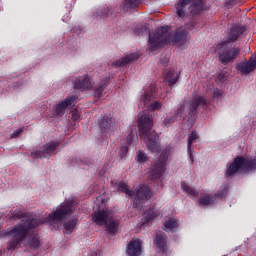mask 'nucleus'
Returning <instances> with one entry per match:
<instances>
[{
	"instance_id": "72a5a7b5",
	"label": "nucleus",
	"mask_w": 256,
	"mask_h": 256,
	"mask_svg": "<svg viewBox=\"0 0 256 256\" xmlns=\"http://www.w3.org/2000/svg\"><path fill=\"white\" fill-rule=\"evenodd\" d=\"M103 95V86L99 87L98 89L95 90V96L96 97H101Z\"/></svg>"
},
{
	"instance_id": "aec40b11",
	"label": "nucleus",
	"mask_w": 256,
	"mask_h": 256,
	"mask_svg": "<svg viewBox=\"0 0 256 256\" xmlns=\"http://www.w3.org/2000/svg\"><path fill=\"white\" fill-rule=\"evenodd\" d=\"M157 217H159V210L155 208H150L143 213L142 222L144 224L151 223V221L157 219Z\"/></svg>"
},
{
	"instance_id": "dca6fc26",
	"label": "nucleus",
	"mask_w": 256,
	"mask_h": 256,
	"mask_svg": "<svg viewBox=\"0 0 256 256\" xmlns=\"http://www.w3.org/2000/svg\"><path fill=\"white\" fill-rule=\"evenodd\" d=\"M59 147V143L57 142H50L48 143L42 151L33 152L32 157H47L48 155H51V153H55V149Z\"/></svg>"
},
{
	"instance_id": "f257e3e1",
	"label": "nucleus",
	"mask_w": 256,
	"mask_h": 256,
	"mask_svg": "<svg viewBox=\"0 0 256 256\" xmlns=\"http://www.w3.org/2000/svg\"><path fill=\"white\" fill-rule=\"evenodd\" d=\"M73 207H75V202L73 199H71L62 203L56 209V211L49 214L44 220H29V218L25 216V219L22 220L23 225H18L10 232L5 233V235H9V237L14 239L8 244V251H13V249H15L19 243H25V241H28L29 245L34 248L39 247V236L33 235V229H35V227H39V225L43 223H48V225H56V223H59V221L65 219L67 215H71V213H73Z\"/></svg>"
},
{
	"instance_id": "6e6552de",
	"label": "nucleus",
	"mask_w": 256,
	"mask_h": 256,
	"mask_svg": "<svg viewBox=\"0 0 256 256\" xmlns=\"http://www.w3.org/2000/svg\"><path fill=\"white\" fill-rule=\"evenodd\" d=\"M256 170V156L254 157H239L234 160V162L228 167L226 175L231 176L237 171L240 173H245L247 171Z\"/></svg>"
},
{
	"instance_id": "9b49d317",
	"label": "nucleus",
	"mask_w": 256,
	"mask_h": 256,
	"mask_svg": "<svg viewBox=\"0 0 256 256\" xmlns=\"http://www.w3.org/2000/svg\"><path fill=\"white\" fill-rule=\"evenodd\" d=\"M181 187L184 193H187L189 197H192V199H197V197H199V205H213L215 202V200H213V198L208 194L195 191V189L186 182H182Z\"/></svg>"
},
{
	"instance_id": "6ab92c4d",
	"label": "nucleus",
	"mask_w": 256,
	"mask_h": 256,
	"mask_svg": "<svg viewBox=\"0 0 256 256\" xmlns=\"http://www.w3.org/2000/svg\"><path fill=\"white\" fill-rule=\"evenodd\" d=\"M154 245L160 251H165V249L167 247V236L165 235L164 232L156 233V236L154 238Z\"/></svg>"
},
{
	"instance_id": "2eb2a0df",
	"label": "nucleus",
	"mask_w": 256,
	"mask_h": 256,
	"mask_svg": "<svg viewBox=\"0 0 256 256\" xmlns=\"http://www.w3.org/2000/svg\"><path fill=\"white\" fill-rule=\"evenodd\" d=\"M207 105V100L203 96L196 95L192 97L189 104L185 106L186 109H190V111L193 113V111H197L199 107H205Z\"/></svg>"
},
{
	"instance_id": "20e7f679",
	"label": "nucleus",
	"mask_w": 256,
	"mask_h": 256,
	"mask_svg": "<svg viewBox=\"0 0 256 256\" xmlns=\"http://www.w3.org/2000/svg\"><path fill=\"white\" fill-rule=\"evenodd\" d=\"M96 205H98L99 211H95L92 214V221L100 227L106 226L109 233H115L119 227V221L113 218L111 210L107 208V200L105 196H99L96 199Z\"/></svg>"
},
{
	"instance_id": "7ed1b4c3",
	"label": "nucleus",
	"mask_w": 256,
	"mask_h": 256,
	"mask_svg": "<svg viewBox=\"0 0 256 256\" xmlns=\"http://www.w3.org/2000/svg\"><path fill=\"white\" fill-rule=\"evenodd\" d=\"M138 129L140 131V137L146 143L149 151L152 153H159L161 148L159 146V135L155 131H151L153 127V116L147 111H143L138 115Z\"/></svg>"
},
{
	"instance_id": "4be33fe9",
	"label": "nucleus",
	"mask_w": 256,
	"mask_h": 256,
	"mask_svg": "<svg viewBox=\"0 0 256 256\" xmlns=\"http://www.w3.org/2000/svg\"><path fill=\"white\" fill-rule=\"evenodd\" d=\"M135 59H139V53H133L127 55L124 58H121L116 63H114L115 67H123V65H127V63H131V61H135Z\"/></svg>"
},
{
	"instance_id": "a878e982",
	"label": "nucleus",
	"mask_w": 256,
	"mask_h": 256,
	"mask_svg": "<svg viewBox=\"0 0 256 256\" xmlns=\"http://www.w3.org/2000/svg\"><path fill=\"white\" fill-rule=\"evenodd\" d=\"M77 225V219H73L64 224V232L65 233H73L75 231V226Z\"/></svg>"
},
{
	"instance_id": "39448f33",
	"label": "nucleus",
	"mask_w": 256,
	"mask_h": 256,
	"mask_svg": "<svg viewBox=\"0 0 256 256\" xmlns=\"http://www.w3.org/2000/svg\"><path fill=\"white\" fill-rule=\"evenodd\" d=\"M118 189L128 197H133L135 195V201L133 203L135 211H141L143 203H145L147 199H151V188L148 186L140 187L135 193L134 191L129 190V187H127L125 182H119Z\"/></svg>"
},
{
	"instance_id": "0eeeda50",
	"label": "nucleus",
	"mask_w": 256,
	"mask_h": 256,
	"mask_svg": "<svg viewBox=\"0 0 256 256\" xmlns=\"http://www.w3.org/2000/svg\"><path fill=\"white\" fill-rule=\"evenodd\" d=\"M203 8V0H179L176 4V13L178 17L184 19V17L189 15L188 11H190V15H199L203 11Z\"/></svg>"
},
{
	"instance_id": "ddd939ff",
	"label": "nucleus",
	"mask_w": 256,
	"mask_h": 256,
	"mask_svg": "<svg viewBox=\"0 0 256 256\" xmlns=\"http://www.w3.org/2000/svg\"><path fill=\"white\" fill-rule=\"evenodd\" d=\"M256 67V54L250 58L247 62H241L237 65V70L240 71L241 75H247L251 73V71H255Z\"/></svg>"
},
{
	"instance_id": "a211bd4d",
	"label": "nucleus",
	"mask_w": 256,
	"mask_h": 256,
	"mask_svg": "<svg viewBox=\"0 0 256 256\" xmlns=\"http://www.w3.org/2000/svg\"><path fill=\"white\" fill-rule=\"evenodd\" d=\"M243 33H245V27L233 26L228 34L227 39L223 41H230V43H233V41H236V39H238L240 35H243Z\"/></svg>"
},
{
	"instance_id": "2f4dec72",
	"label": "nucleus",
	"mask_w": 256,
	"mask_h": 256,
	"mask_svg": "<svg viewBox=\"0 0 256 256\" xmlns=\"http://www.w3.org/2000/svg\"><path fill=\"white\" fill-rule=\"evenodd\" d=\"M175 117H166L165 119H164V125L166 126V127H169V125H172V123H175Z\"/></svg>"
},
{
	"instance_id": "bb28decb",
	"label": "nucleus",
	"mask_w": 256,
	"mask_h": 256,
	"mask_svg": "<svg viewBox=\"0 0 256 256\" xmlns=\"http://www.w3.org/2000/svg\"><path fill=\"white\" fill-rule=\"evenodd\" d=\"M137 141V129L135 127L131 129L130 134L126 138L127 145H133Z\"/></svg>"
},
{
	"instance_id": "e433bc0d",
	"label": "nucleus",
	"mask_w": 256,
	"mask_h": 256,
	"mask_svg": "<svg viewBox=\"0 0 256 256\" xmlns=\"http://www.w3.org/2000/svg\"><path fill=\"white\" fill-rule=\"evenodd\" d=\"M13 217H23V212H14Z\"/></svg>"
},
{
	"instance_id": "cd10ccee",
	"label": "nucleus",
	"mask_w": 256,
	"mask_h": 256,
	"mask_svg": "<svg viewBox=\"0 0 256 256\" xmlns=\"http://www.w3.org/2000/svg\"><path fill=\"white\" fill-rule=\"evenodd\" d=\"M138 3H141V0H125L123 9H125V11H127V10L133 8L135 5H138Z\"/></svg>"
},
{
	"instance_id": "c9c22d12",
	"label": "nucleus",
	"mask_w": 256,
	"mask_h": 256,
	"mask_svg": "<svg viewBox=\"0 0 256 256\" xmlns=\"http://www.w3.org/2000/svg\"><path fill=\"white\" fill-rule=\"evenodd\" d=\"M21 133H23L22 128L18 129L16 132H14L11 137L12 138L19 137V134H21Z\"/></svg>"
},
{
	"instance_id": "7c9ffc66",
	"label": "nucleus",
	"mask_w": 256,
	"mask_h": 256,
	"mask_svg": "<svg viewBox=\"0 0 256 256\" xmlns=\"http://www.w3.org/2000/svg\"><path fill=\"white\" fill-rule=\"evenodd\" d=\"M127 153H129V147L127 146H122L120 148V151H119V155L121 157V159H123V157H126L127 156Z\"/></svg>"
},
{
	"instance_id": "4c0bfd02",
	"label": "nucleus",
	"mask_w": 256,
	"mask_h": 256,
	"mask_svg": "<svg viewBox=\"0 0 256 256\" xmlns=\"http://www.w3.org/2000/svg\"><path fill=\"white\" fill-rule=\"evenodd\" d=\"M237 3H241V0H230V5H237Z\"/></svg>"
},
{
	"instance_id": "f704fd0d",
	"label": "nucleus",
	"mask_w": 256,
	"mask_h": 256,
	"mask_svg": "<svg viewBox=\"0 0 256 256\" xmlns=\"http://www.w3.org/2000/svg\"><path fill=\"white\" fill-rule=\"evenodd\" d=\"M213 97H214L215 99L221 97V91H220L219 89H215V90L213 91Z\"/></svg>"
},
{
	"instance_id": "f8f14e48",
	"label": "nucleus",
	"mask_w": 256,
	"mask_h": 256,
	"mask_svg": "<svg viewBox=\"0 0 256 256\" xmlns=\"http://www.w3.org/2000/svg\"><path fill=\"white\" fill-rule=\"evenodd\" d=\"M143 251L142 242L140 239L133 238L127 245V256H139Z\"/></svg>"
},
{
	"instance_id": "ea45409f",
	"label": "nucleus",
	"mask_w": 256,
	"mask_h": 256,
	"mask_svg": "<svg viewBox=\"0 0 256 256\" xmlns=\"http://www.w3.org/2000/svg\"><path fill=\"white\" fill-rule=\"evenodd\" d=\"M224 77H225L224 74H219V78H220V79H223Z\"/></svg>"
},
{
	"instance_id": "473e14b6",
	"label": "nucleus",
	"mask_w": 256,
	"mask_h": 256,
	"mask_svg": "<svg viewBox=\"0 0 256 256\" xmlns=\"http://www.w3.org/2000/svg\"><path fill=\"white\" fill-rule=\"evenodd\" d=\"M79 117H81V112L78 109H74L72 111V119L74 121H77V119H79Z\"/></svg>"
},
{
	"instance_id": "9d476101",
	"label": "nucleus",
	"mask_w": 256,
	"mask_h": 256,
	"mask_svg": "<svg viewBox=\"0 0 256 256\" xmlns=\"http://www.w3.org/2000/svg\"><path fill=\"white\" fill-rule=\"evenodd\" d=\"M166 157L165 154H161L159 160L152 166L148 172V177L151 181L157 183H163V175L165 173Z\"/></svg>"
},
{
	"instance_id": "412c9836",
	"label": "nucleus",
	"mask_w": 256,
	"mask_h": 256,
	"mask_svg": "<svg viewBox=\"0 0 256 256\" xmlns=\"http://www.w3.org/2000/svg\"><path fill=\"white\" fill-rule=\"evenodd\" d=\"M164 80L170 87L171 85H175V82L179 80V72L174 69H169L164 76Z\"/></svg>"
},
{
	"instance_id": "4468645a",
	"label": "nucleus",
	"mask_w": 256,
	"mask_h": 256,
	"mask_svg": "<svg viewBox=\"0 0 256 256\" xmlns=\"http://www.w3.org/2000/svg\"><path fill=\"white\" fill-rule=\"evenodd\" d=\"M76 99L77 98L75 96H71V97L66 98L61 103L57 104L54 108L55 114L63 115V113H65L66 109H69L70 107H73V105H75Z\"/></svg>"
},
{
	"instance_id": "393cba45",
	"label": "nucleus",
	"mask_w": 256,
	"mask_h": 256,
	"mask_svg": "<svg viewBox=\"0 0 256 256\" xmlns=\"http://www.w3.org/2000/svg\"><path fill=\"white\" fill-rule=\"evenodd\" d=\"M197 139H199L197 132H192L188 137V153L192 160H193V153L191 152V144L197 142Z\"/></svg>"
},
{
	"instance_id": "5701e85b",
	"label": "nucleus",
	"mask_w": 256,
	"mask_h": 256,
	"mask_svg": "<svg viewBox=\"0 0 256 256\" xmlns=\"http://www.w3.org/2000/svg\"><path fill=\"white\" fill-rule=\"evenodd\" d=\"M100 127L102 131H113L115 129V121L112 118L107 117L100 122Z\"/></svg>"
},
{
	"instance_id": "f3484780",
	"label": "nucleus",
	"mask_w": 256,
	"mask_h": 256,
	"mask_svg": "<svg viewBox=\"0 0 256 256\" xmlns=\"http://www.w3.org/2000/svg\"><path fill=\"white\" fill-rule=\"evenodd\" d=\"M74 87L75 89L85 91V89H91V87H93V83L91 82V79H89V76H81L75 81Z\"/></svg>"
},
{
	"instance_id": "c756f323",
	"label": "nucleus",
	"mask_w": 256,
	"mask_h": 256,
	"mask_svg": "<svg viewBox=\"0 0 256 256\" xmlns=\"http://www.w3.org/2000/svg\"><path fill=\"white\" fill-rule=\"evenodd\" d=\"M229 191V186H222L220 192L215 196L217 199H223V197H227V193Z\"/></svg>"
},
{
	"instance_id": "b1692460",
	"label": "nucleus",
	"mask_w": 256,
	"mask_h": 256,
	"mask_svg": "<svg viewBox=\"0 0 256 256\" xmlns=\"http://www.w3.org/2000/svg\"><path fill=\"white\" fill-rule=\"evenodd\" d=\"M179 227V222L174 218H168L164 222V231H176Z\"/></svg>"
},
{
	"instance_id": "423d86ee",
	"label": "nucleus",
	"mask_w": 256,
	"mask_h": 256,
	"mask_svg": "<svg viewBox=\"0 0 256 256\" xmlns=\"http://www.w3.org/2000/svg\"><path fill=\"white\" fill-rule=\"evenodd\" d=\"M214 51L217 53L221 63H231V61H235L239 53H241V49L229 40L218 43Z\"/></svg>"
},
{
	"instance_id": "c85d7f7f",
	"label": "nucleus",
	"mask_w": 256,
	"mask_h": 256,
	"mask_svg": "<svg viewBox=\"0 0 256 256\" xmlns=\"http://www.w3.org/2000/svg\"><path fill=\"white\" fill-rule=\"evenodd\" d=\"M149 157H147V154L141 150H139L136 153V161L138 163H146V161H148Z\"/></svg>"
},
{
	"instance_id": "f03ea898",
	"label": "nucleus",
	"mask_w": 256,
	"mask_h": 256,
	"mask_svg": "<svg viewBox=\"0 0 256 256\" xmlns=\"http://www.w3.org/2000/svg\"><path fill=\"white\" fill-rule=\"evenodd\" d=\"M187 39L189 33L186 30H180L175 34L169 26H164L149 35L148 47L151 51H157L163 45H183Z\"/></svg>"
},
{
	"instance_id": "1a4fd4ad",
	"label": "nucleus",
	"mask_w": 256,
	"mask_h": 256,
	"mask_svg": "<svg viewBox=\"0 0 256 256\" xmlns=\"http://www.w3.org/2000/svg\"><path fill=\"white\" fill-rule=\"evenodd\" d=\"M157 97V92L155 88V84H151L150 86H146L144 88V94L140 98V106H144L150 111H159L163 104L159 101L152 102L153 99Z\"/></svg>"
},
{
	"instance_id": "58836bf2",
	"label": "nucleus",
	"mask_w": 256,
	"mask_h": 256,
	"mask_svg": "<svg viewBox=\"0 0 256 256\" xmlns=\"http://www.w3.org/2000/svg\"><path fill=\"white\" fill-rule=\"evenodd\" d=\"M194 28H195V22H191V24L187 26V29H190V31H192V29Z\"/></svg>"
}]
</instances>
